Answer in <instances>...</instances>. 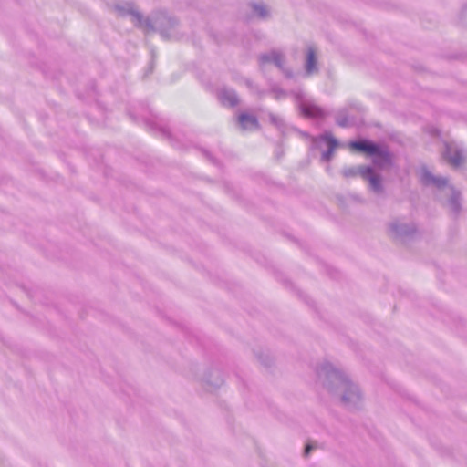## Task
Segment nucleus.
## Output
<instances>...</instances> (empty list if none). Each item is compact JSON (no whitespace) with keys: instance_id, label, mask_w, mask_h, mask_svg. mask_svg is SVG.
Returning <instances> with one entry per match:
<instances>
[{"instance_id":"obj_3","label":"nucleus","mask_w":467,"mask_h":467,"mask_svg":"<svg viewBox=\"0 0 467 467\" xmlns=\"http://www.w3.org/2000/svg\"><path fill=\"white\" fill-rule=\"evenodd\" d=\"M300 110L304 116L310 118H320L324 115L322 109L310 103H303Z\"/></svg>"},{"instance_id":"obj_9","label":"nucleus","mask_w":467,"mask_h":467,"mask_svg":"<svg viewBox=\"0 0 467 467\" xmlns=\"http://www.w3.org/2000/svg\"><path fill=\"white\" fill-rule=\"evenodd\" d=\"M312 450V446L307 444L305 448V453L306 454H308L310 452V451Z\"/></svg>"},{"instance_id":"obj_5","label":"nucleus","mask_w":467,"mask_h":467,"mask_svg":"<svg viewBox=\"0 0 467 467\" xmlns=\"http://www.w3.org/2000/svg\"><path fill=\"white\" fill-rule=\"evenodd\" d=\"M317 69V58L316 52L313 48H310L307 53L306 59V71L308 73H313Z\"/></svg>"},{"instance_id":"obj_6","label":"nucleus","mask_w":467,"mask_h":467,"mask_svg":"<svg viewBox=\"0 0 467 467\" xmlns=\"http://www.w3.org/2000/svg\"><path fill=\"white\" fill-rule=\"evenodd\" d=\"M324 140L327 142L328 148H329V154L333 152V150L337 147V140L331 136V135H325L323 137Z\"/></svg>"},{"instance_id":"obj_4","label":"nucleus","mask_w":467,"mask_h":467,"mask_svg":"<svg viewBox=\"0 0 467 467\" xmlns=\"http://www.w3.org/2000/svg\"><path fill=\"white\" fill-rule=\"evenodd\" d=\"M240 125L244 129L257 128L258 122L254 116L249 114H241L238 118Z\"/></svg>"},{"instance_id":"obj_2","label":"nucleus","mask_w":467,"mask_h":467,"mask_svg":"<svg viewBox=\"0 0 467 467\" xmlns=\"http://www.w3.org/2000/svg\"><path fill=\"white\" fill-rule=\"evenodd\" d=\"M358 173L360 174V176L363 179L367 180L369 182L370 186L374 190H376V191L380 190V178L374 174L371 168L360 167L358 169Z\"/></svg>"},{"instance_id":"obj_1","label":"nucleus","mask_w":467,"mask_h":467,"mask_svg":"<svg viewBox=\"0 0 467 467\" xmlns=\"http://www.w3.org/2000/svg\"><path fill=\"white\" fill-rule=\"evenodd\" d=\"M348 148L353 152H362L368 156H380L389 159V153L383 150L380 146L368 140L351 141Z\"/></svg>"},{"instance_id":"obj_8","label":"nucleus","mask_w":467,"mask_h":467,"mask_svg":"<svg viewBox=\"0 0 467 467\" xmlns=\"http://www.w3.org/2000/svg\"><path fill=\"white\" fill-rule=\"evenodd\" d=\"M462 161H463V158L460 154H457L454 158L449 159V161L454 166H459L462 162Z\"/></svg>"},{"instance_id":"obj_7","label":"nucleus","mask_w":467,"mask_h":467,"mask_svg":"<svg viewBox=\"0 0 467 467\" xmlns=\"http://www.w3.org/2000/svg\"><path fill=\"white\" fill-rule=\"evenodd\" d=\"M265 62L273 61L276 66L280 67L282 65V57L280 55L273 53L270 56H265L262 57Z\"/></svg>"}]
</instances>
